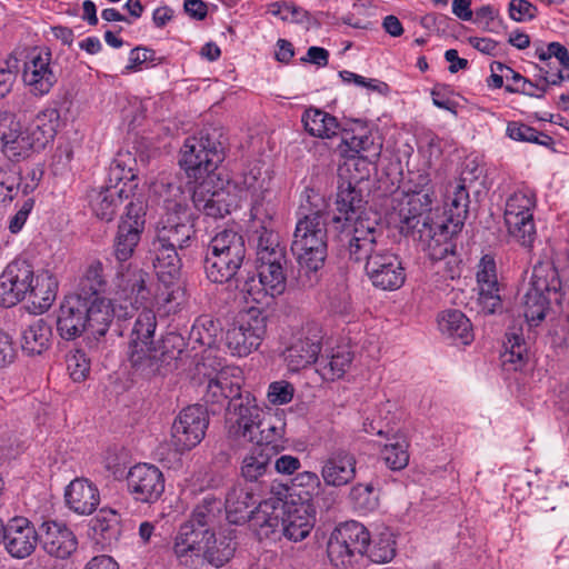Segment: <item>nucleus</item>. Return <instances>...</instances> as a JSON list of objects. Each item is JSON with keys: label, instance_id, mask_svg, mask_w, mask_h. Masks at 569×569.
Returning a JSON list of instances; mask_svg holds the SVG:
<instances>
[{"label": "nucleus", "instance_id": "nucleus-1", "mask_svg": "<svg viewBox=\"0 0 569 569\" xmlns=\"http://www.w3.org/2000/svg\"><path fill=\"white\" fill-rule=\"evenodd\" d=\"M408 200L400 210L401 230L406 236L418 241L432 260H442L449 254H455L456 243L453 238L459 232H453V218L446 204L443 216L439 217L433 211L435 193L417 192L407 196Z\"/></svg>", "mask_w": 569, "mask_h": 569}, {"label": "nucleus", "instance_id": "nucleus-2", "mask_svg": "<svg viewBox=\"0 0 569 569\" xmlns=\"http://www.w3.org/2000/svg\"><path fill=\"white\" fill-rule=\"evenodd\" d=\"M197 217L183 199L164 201V213L157 223L153 267L169 279L180 274L184 251L197 242Z\"/></svg>", "mask_w": 569, "mask_h": 569}, {"label": "nucleus", "instance_id": "nucleus-3", "mask_svg": "<svg viewBox=\"0 0 569 569\" xmlns=\"http://www.w3.org/2000/svg\"><path fill=\"white\" fill-rule=\"evenodd\" d=\"M156 328L154 311L143 308L138 312L130 332L128 360L136 372L146 378L160 373L164 366L177 360L182 352L181 349H174L176 343L181 340L177 335H169L160 345H156Z\"/></svg>", "mask_w": 569, "mask_h": 569}, {"label": "nucleus", "instance_id": "nucleus-4", "mask_svg": "<svg viewBox=\"0 0 569 569\" xmlns=\"http://www.w3.org/2000/svg\"><path fill=\"white\" fill-rule=\"evenodd\" d=\"M247 248L244 238L239 232L224 229L218 232L209 242L203 269L207 278L213 283H226L234 280L241 292L252 295L253 277L239 278V271L244 264Z\"/></svg>", "mask_w": 569, "mask_h": 569}, {"label": "nucleus", "instance_id": "nucleus-5", "mask_svg": "<svg viewBox=\"0 0 569 569\" xmlns=\"http://www.w3.org/2000/svg\"><path fill=\"white\" fill-rule=\"evenodd\" d=\"M327 213L317 210L305 214L296 224L291 251L299 263V281L303 287L318 282V271L328 253Z\"/></svg>", "mask_w": 569, "mask_h": 569}, {"label": "nucleus", "instance_id": "nucleus-6", "mask_svg": "<svg viewBox=\"0 0 569 569\" xmlns=\"http://www.w3.org/2000/svg\"><path fill=\"white\" fill-rule=\"evenodd\" d=\"M227 147L224 128L219 124H207L197 134L184 140L179 164L193 181L209 176H220L217 170L226 158Z\"/></svg>", "mask_w": 569, "mask_h": 569}, {"label": "nucleus", "instance_id": "nucleus-7", "mask_svg": "<svg viewBox=\"0 0 569 569\" xmlns=\"http://www.w3.org/2000/svg\"><path fill=\"white\" fill-rule=\"evenodd\" d=\"M114 312L101 309L84 297L67 295L57 310V332L66 341H73L89 331L93 336L103 337L110 328Z\"/></svg>", "mask_w": 569, "mask_h": 569}, {"label": "nucleus", "instance_id": "nucleus-8", "mask_svg": "<svg viewBox=\"0 0 569 569\" xmlns=\"http://www.w3.org/2000/svg\"><path fill=\"white\" fill-rule=\"evenodd\" d=\"M149 273L132 263L120 264L112 290L113 318L118 321H128L138 311V306L149 299L150 290L147 287Z\"/></svg>", "mask_w": 569, "mask_h": 569}, {"label": "nucleus", "instance_id": "nucleus-9", "mask_svg": "<svg viewBox=\"0 0 569 569\" xmlns=\"http://www.w3.org/2000/svg\"><path fill=\"white\" fill-rule=\"evenodd\" d=\"M560 280L556 268L549 263H538L533 267L529 288L522 298L523 317L527 323L538 326L549 310L550 292H557Z\"/></svg>", "mask_w": 569, "mask_h": 569}, {"label": "nucleus", "instance_id": "nucleus-10", "mask_svg": "<svg viewBox=\"0 0 569 569\" xmlns=\"http://www.w3.org/2000/svg\"><path fill=\"white\" fill-rule=\"evenodd\" d=\"M268 316L258 308L241 313L226 332V346L234 356L246 357L257 350L267 335Z\"/></svg>", "mask_w": 569, "mask_h": 569}, {"label": "nucleus", "instance_id": "nucleus-11", "mask_svg": "<svg viewBox=\"0 0 569 569\" xmlns=\"http://www.w3.org/2000/svg\"><path fill=\"white\" fill-rule=\"evenodd\" d=\"M193 182L191 199L198 212L218 219L238 208V198L226 187L220 176H209Z\"/></svg>", "mask_w": 569, "mask_h": 569}, {"label": "nucleus", "instance_id": "nucleus-12", "mask_svg": "<svg viewBox=\"0 0 569 569\" xmlns=\"http://www.w3.org/2000/svg\"><path fill=\"white\" fill-rule=\"evenodd\" d=\"M209 426L208 410L201 405L182 409L171 426L170 442L177 452H186L198 446Z\"/></svg>", "mask_w": 569, "mask_h": 569}, {"label": "nucleus", "instance_id": "nucleus-13", "mask_svg": "<svg viewBox=\"0 0 569 569\" xmlns=\"http://www.w3.org/2000/svg\"><path fill=\"white\" fill-rule=\"evenodd\" d=\"M263 410L258 406L256 397L244 390L236 399L228 402L227 422L229 433L246 441L254 440L261 428Z\"/></svg>", "mask_w": 569, "mask_h": 569}, {"label": "nucleus", "instance_id": "nucleus-14", "mask_svg": "<svg viewBox=\"0 0 569 569\" xmlns=\"http://www.w3.org/2000/svg\"><path fill=\"white\" fill-rule=\"evenodd\" d=\"M370 543V533L367 528L358 521H347L338 526L331 533L327 552L330 561L345 565L355 553L363 555Z\"/></svg>", "mask_w": 569, "mask_h": 569}, {"label": "nucleus", "instance_id": "nucleus-15", "mask_svg": "<svg viewBox=\"0 0 569 569\" xmlns=\"http://www.w3.org/2000/svg\"><path fill=\"white\" fill-rule=\"evenodd\" d=\"M34 269L27 259H14L0 274V306L10 308L24 300L36 281Z\"/></svg>", "mask_w": 569, "mask_h": 569}, {"label": "nucleus", "instance_id": "nucleus-16", "mask_svg": "<svg viewBox=\"0 0 569 569\" xmlns=\"http://www.w3.org/2000/svg\"><path fill=\"white\" fill-rule=\"evenodd\" d=\"M322 330L317 323L303 327L282 352L288 369L297 372L315 363L322 348Z\"/></svg>", "mask_w": 569, "mask_h": 569}, {"label": "nucleus", "instance_id": "nucleus-17", "mask_svg": "<svg viewBox=\"0 0 569 569\" xmlns=\"http://www.w3.org/2000/svg\"><path fill=\"white\" fill-rule=\"evenodd\" d=\"M365 270L372 286L381 290H398L406 281V271L400 257L386 248L373 253L366 263Z\"/></svg>", "mask_w": 569, "mask_h": 569}, {"label": "nucleus", "instance_id": "nucleus-18", "mask_svg": "<svg viewBox=\"0 0 569 569\" xmlns=\"http://www.w3.org/2000/svg\"><path fill=\"white\" fill-rule=\"evenodd\" d=\"M126 209L113 241V254L121 264L132 257L146 223V212L140 203L130 201Z\"/></svg>", "mask_w": 569, "mask_h": 569}, {"label": "nucleus", "instance_id": "nucleus-19", "mask_svg": "<svg viewBox=\"0 0 569 569\" xmlns=\"http://www.w3.org/2000/svg\"><path fill=\"white\" fill-rule=\"evenodd\" d=\"M128 491L136 501L154 503L164 491V477L160 469L148 463H138L127 473Z\"/></svg>", "mask_w": 569, "mask_h": 569}, {"label": "nucleus", "instance_id": "nucleus-20", "mask_svg": "<svg viewBox=\"0 0 569 569\" xmlns=\"http://www.w3.org/2000/svg\"><path fill=\"white\" fill-rule=\"evenodd\" d=\"M22 79L33 96L49 93L58 78L51 68V51L48 48H34L29 53Z\"/></svg>", "mask_w": 569, "mask_h": 569}, {"label": "nucleus", "instance_id": "nucleus-21", "mask_svg": "<svg viewBox=\"0 0 569 569\" xmlns=\"http://www.w3.org/2000/svg\"><path fill=\"white\" fill-rule=\"evenodd\" d=\"M39 539V531L26 517H13L6 523L2 541L7 552L14 559L31 556L40 542Z\"/></svg>", "mask_w": 569, "mask_h": 569}, {"label": "nucleus", "instance_id": "nucleus-22", "mask_svg": "<svg viewBox=\"0 0 569 569\" xmlns=\"http://www.w3.org/2000/svg\"><path fill=\"white\" fill-rule=\"evenodd\" d=\"M477 284L481 310L487 315L497 312L502 306L501 286L497 277L496 261L490 254H485L478 264Z\"/></svg>", "mask_w": 569, "mask_h": 569}, {"label": "nucleus", "instance_id": "nucleus-23", "mask_svg": "<svg viewBox=\"0 0 569 569\" xmlns=\"http://www.w3.org/2000/svg\"><path fill=\"white\" fill-rule=\"evenodd\" d=\"M213 532L209 528H201L193 522H184L176 537L173 551L179 562L183 566H192L193 557L199 558Z\"/></svg>", "mask_w": 569, "mask_h": 569}, {"label": "nucleus", "instance_id": "nucleus-24", "mask_svg": "<svg viewBox=\"0 0 569 569\" xmlns=\"http://www.w3.org/2000/svg\"><path fill=\"white\" fill-rule=\"evenodd\" d=\"M39 538L43 550L56 558L66 559L77 550L78 540L72 530L64 523L57 521L42 522Z\"/></svg>", "mask_w": 569, "mask_h": 569}, {"label": "nucleus", "instance_id": "nucleus-25", "mask_svg": "<svg viewBox=\"0 0 569 569\" xmlns=\"http://www.w3.org/2000/svg\"><path fill=\"white\" fill-rule=\"evenodd\" d=\"M482 170L472 163H467L461 171L459 181L453 187L452 194L449 197V208L453 218V232H460L465 226L470 203V184L479 178Z\"/></svg>", "mask_w": 569, "mask_h": 569}, {"label": "nucleus", "instance_id": "nucleus-26", "mask_svg": "<svg viewBox=\"0 0 569 569\" xmlns=\"http://www.w3.org/2000/svg\"><path fill=\"white\" fill-rule=\"evenodd\" d=\"M367 202L359 182L341 181L336 194L335 206L338 214L332 218L333 222L352 221L357 216L369 213L366 210Z\"/></svg>", "mask_w": 569, "mask_h": 569}, {"label": "nucleus", "instance_id": "nucleus-27", "mask_svg": "<svg viewBox=\"0 0 569 569\" xmlns=\"http://www.w3.org/2000/svg\"><path fill=\"white\" fill-rule=\"evenodd\" d=\"M106 286L107 280L103 274V264L99 260H93L87 267L77 290L72 295L84 297L101 309L114 310L112 308V300L102 296Z\"/></svg>", "mask_w": 569, "mask_h": 569}, {"label": "nucleus", "instance_id": "nucleus-28", "mask_svg": "<svg viewBox=\"0 0 569 569\" xmlns=\"http://www.w3.org/2000/svg\"><path fill=\"white\" fill-rule=\"evenodd\" d=\"M269 184L270 179L263 176L258 167L250 168L232 181L226 182V187L238 198V206L241 201L264 198Z\"/></svg>", "mask_w": 569, "mask_h": 569}, {"label": "nucleus", "instance_id": "nucleus-29", "mask_svg": "<svg viewBox=\"0 0 569 569\" xmlns=\"http://www.w3.org/2000/svg\"><path fill=\"white\" fill-rule=\"evenodd\" d=\"M64 498L67 506L78 515L92 513L100 502L98 488L83 478H77L69 483Z\"/></svg>", "mask_w": 569, "mask_h": 569}, {"label": "nucleus", "instance_id": "nucleus-30", "mask_svg": "<svg viewBox=\"0 0 569 569\" xmlns=\"http://www.w3.org/2000/svg\"><path fill=\"white\" fill-rule=\"evenodd\" d=\"M233 371H239L237 368H222L214 376H209L207 389L203 399L211 406H222L226 400L232 401L238 395H241L240 383L233 382L231 379L234 377Z\"/></svg>", "mask_w": 569, "mask_h": 569}, {"label": "nucleus", "instance_id": "nucleus-31", "mask_svg": "<svg viewBox=\"0 0 569 569\" xmlns=\"http://www.w3.org/2000/svg\"><path fill=\"white\" fill-rule=\"evenodd\" d=\"M321 476L328 486L341 487L349 483L356 476V458L345 450L333 452L325 461Z\"/></svg>", "mask_w": 569, "mask_h": 569}, {"label": "nucleus", "instance_id": "nucleus-32", "mask_svg": "<svg viewBox=\"0 0 569 569\" xmlns=\"http://www.w3.org/2000/svg\"><path fill=\"white\" fill-rule=\"evenodd\" d=\"M120 515L110 508L100 509L90 520L91 537L102 549L111 547L121 535Z\"/></svg>", "mask_w": 569, "mask_h": 569}, {"label": "nucleus", "instance_id": "nucleus-33", "mask_svg": "<svg viewBox=\"0 0 569 569\" xmlns=\"http://www.w3.org/2000/svg\"><path fill=\"white\" fill-rule=\"evenodd\" d=\"M357 238L373 239L375 242H381L382 227L380 217L377 212L369 210V213H362L353 218L352 221H345L340 234V241H356Z\"/></svg>", "mask_w": 569, "mask_h": 569}, {"label": "nucleus", "instance_id": "nucleus-34", "mask_svg": "<svg viewBox=\"0 0 569 569\" xmlns=\"http://www.w3.org/2000/svg\"><path fill=\"white\" fill-rule=\"evenodd\" d=\"M257 503L258 499L249 489L234 487L226 497L224 508L227 518L232 523L249 521L257 512V508L252 509Z\"/></svg>", "mask_w": 569, "mask_h": 569}, {"label": "nucleus", "instance_id": "nucleus-35", "mask_svg": "<svg viewBox=\"0 0 569 569\" xmlns=\"http://www.w3.org/2000/svg\"><path fill=\"white\" fill-rule=\"evenodd\" d=\"M315 513L312 506L305 502L288 510L287 517L281 521L283 536L292 541L303 540L313 527Z\"/></svg>", "mask_w": 569, "mask_h": 569}, {"label": "nucleus", "instance_id": "nucleus-36", "mask_svg": "<svg viewBox=\"0 0 569 569\" xmlns=\"http://www.w3.org/2000/svg\"><path fill=\"white\" fill-rule=\"evenodd\" d=\"M128 198L123 186L119 183L108 186L94 191L91 194L90 204L93 213L101 220L111 221L118 209L123 204V200Z\"/></svg>", "mask_w": 569, "mask_h": 569}, {"label": "nucleus", "instance_id": "nucleus-37", "mask_svg": "<svg viewBox=\"0 0 569 569\" xmlns=\"http://www.w3.org/2000/svg\"><path fill=\"white\" fill-rule=\"evenodd\" d=\"M438 326L441 333L453 341L461 345H469L473 341L472 325L460 310L442 311L438 317Z\"/></svg>", "mask_w": 569, "mask_h": 569}, {"label": "nucleus", "instance_id": "nucleus-38", "mask_svg": "<svg viewBox=\"0 0 569 569\" xmlns=\"http://www.w3.org/2000/svg\"><path fill=\"white\" fill-rule=\"evenodd\" d=\"M32 108L30 98L26 93H14L9 102L8 109H0V144L22 128L23 123L20 113L30 111Z\"/></svg>", "mask_w": 569, "mask_h": 569}, {"label": "nucleus", "instance_id": "nucleus-39", "mask_svg": "<svg viewBox=\"0 0 569 569\" xmlns=\"http://www.w3.org/2000/svg\"><path fill=\"white\" fill-rule=\"evenodd\" d=\"M52 328L44 319L30 323L21 333V349L28 356L41 355L51 343Z\"/></svg>", "mask_w": 569, "mask_h": 569}, {"label": "nucleus", "instance_id": "nucleus-40", "mask_svg": "<svg viewBox=\"0 0 569 569\" xmlns=\"http://www.w3.org/2000/svg\"><path fill=\"white\" fill-rule=\"evenodd\" d=\"M301 121L306 131L312 137L330 139L340 131L337 118L321 109H307L302 114Z\"/></svg>", "mask_w": 569, "mask_h": 569}, {"label": "nucleus", "instance_id": "nucleus-41", "mask_svg": "<svg viewBox=\"0 0 569 569\" xmlns=\"http://www.w3.org/2000/svg\"><path fill=\"white\" fill-rule=\"evenodd\" d=\"M41 150L31 134L30 129L22 126L20 130L16 131L11 138L1 143L2 153L10 161H21L27 159L33 151Z\"/></svg>", "mask_w": 569, "mask_h": 569}, {"label": "nucleus", "instance_id": "nucleus-42", "mask_svg": "<svg viewBox=\"0 0 569 569\" xmlns=\"http://www.w3.org/2000/svg\"><path fill=\"white\" fill-rule=\"evenodd\" d=\"M237 543L228 533H220L218 537L213 533V538L209 540L203 548L201 556L213 567H222L231 560L234 555Z\"/></svg>", "mask_w": 569, "mask_h": 569}, {"label": "nucleus", "instance_id": "nucleus-43", "mask_svg": "<svg viewBox=\"0 0 569 569\" xmlns=\"http://www.w3.org/2000/svg\"><path fill=\"white\" fill-rule=\"evenodd\" d=\"M506 338V350L501 355V366L506 371L521 370L529 359L525 339L516 332H508Z\"/></svg>", "mask_w": 569, "mask_h": 569}, {"label": "nucleus", "instance_id": "nucleus-44", "mask_svg": "<svg viewBox=\"0 0 569 569\" xmlns=\"http://www.w3.org/2000/svg\"><path fill=\"white\" fill-rule=\"evenodd\" d=\"M57 289L58 282L51 274L37 276L33 288L27 296L32 303L33 311L37 313L47 311L56 299Z\"/></svg>", "mask_w": 569, "mask_h": 569}, {"label": "nucleus", "instance_id": "nucleus-45", "mask_svg": "<svg viewBox=\"0 0 569 569\" xmlns=\"http://www.w3.org/2000/svg\"><path fill=\"white\" fill-rule=\"evenodd\" d=\"M60 112L56 108H47L40 111L30 129L38 147L43 149L57 134L59 127Z\"/></svg>", "mask_w": 569, "mask_h": 569}, {"label": "nucleus", "instance_id": "nucleus-46", "mask_svg": "<svg viewBox=\"0 0 569 569\" xmlns=\"http://www.w3.org/2000/svg\"><path fill=\"white\" fill-rule=\"evenodd\" d=\"M271 453L261 447H254L242 460L241 476L250 482L259 481L269 470Z\"/></svg>", "mask_w": 569, "mask_h": 569}, {"label": "nucleus", "instance_id": "nucleus-47", "mask_svg": "<svg viewBox=\"0 0 569 569\" xmlns=\"http://www.w3.org/2000/svg\"><path fill=\"white\" fill-rule=\"evenodd\" d=\"M223 503L220 499L213 496H207L202 501L197 505L193 509L189 522L199 526L201 528H209L213 526L221 516Z\"/></svg>", "mask_w": 569, "mask_h": 569}, {"label": "nucleus", "instance_id": "nucleus-48", "mask_svg": "<svg viewBox=\"0 0 569 569\" xmlns=\"http://www.w3.org/2000/svg\"><path fill=\"white\" fill-rule=\"evenodd\" d=\"M259 284L271 297L280 296L287 286L288 266L257 267Z\"/></svg>", "mask_w": 569, "mask_h": 569}, {"label": "nucleus", "instance_id": "nucleus-49", "mask_svg": "<svg viewBox=\"0 0 569 569\" xmlns=\"http://www.w3.org/2000/svg\"><path fill=\"white\" fill-rule=\"evenodd\" d=\"M342 142L347 146L348 150L360 154L358 157L359 161L373 164L380 157L381 146L376 144L372 138L368 134L349 137V133H346L342 138Z\"/></svg>", "mask_w": 569, "mask_h": 569}, {"label": "nucleus", "instance_id": "nucleus-50", "mask_svg": "<svg viewBox=\"0 0 569 569\" xmlns=\"http://www.w3.org/2000/svg\"><path fill=\"white\" fill-rule=\"evenodd\" d=\"M283 426L280 419H266L263 416L261 428L258 429L254 440L249 442L256 443V447H261L272 455L278 447L277 442L282 439Z\"/></svg>", "mask_w": 569, "mask_h": 569}, {"label": "nucleus", "instance_id": "nucleus-51", "mask_svg": "<svg viewBox=\"0 0 569 569\" xmlns=\"http://www.w3.org/2000/svg\"><path fill=\"white\" fill-rule=\"evenodd\" d=\"M390 440L381 450V458L391 470H401L409 463L408 442L398 436Z\"/></svg>", "mask_w": 569, "mask_h": 569}, {"label": "nucleus", "instance_id": "nucleus-52", "mask_svg": "<svg viewBox=\"0 0 569 569\" xmlns=\"http://www.w3.org/2000/svg\"><path fill=\"white\" fill-rule=\"evenodd\" d=\"M507 134L510 139L516 141L531 142L545 147L553 144V139L549 134L517 121H510L508 123Z\"/></svg>", "mask_w": 569, "mask_h": 569}, {"label": "nucleus", "instance_id": "nucleus-53", "mask_svg": "<svg viewBox=\"0 0 569 569\" xmlns=\"http://www.w3.org/2000/svg\"><path fill=\"white\" fill-rule=\"evenodd\" d=\"M509 234L522 247L530 248L536 239L533 216L516 217V224L505 219Z\"/></svg>", "mask_w": 569, "mask_h": 569}, {"label": "nucleus", "instance_id": "nucleus-54", "mask_svg": "<svg viewBox=\"0 0 569 569\" xmlns=\"http://www.w3.org/2000/svg\"><path fill=\"white\" fill-rule=\"evenodd\" d=\"M419 24L425 31V36H453L455 28L460 23L446 16L428 13L419 19Z\"/></svg>", "mask_w": 569, "mask_h": 569}, {"label": "nucleus", "instance_id": "nucleus-55", "mask_svg": "<svg viewBox=\"0 0 569 569\" xmlns=\"http://www.w3.org/2000/svg\"><path fill=\"white\" fill-rule=\"evenodd\" d=\"M369 559L375 563H387L396 556V541L390 532H381L368 548Z\"/></svg>", "mask_w": 569, "mask_h": 569}, {"label": "nucleus", "instance_id": "nucleus-56", "mask_svg": "<svg viewBox=\"0 0 569 569\" xmlns=\"http://www.w3.org/2000/svg\"><path fill=\"white\" fill-rule=\"evenodd\" d=\"M292 489L299 490L297 495L302 502L308 503L313 497L321 493V481L317 473L311 471L299 472L292 479Z\"/></svg>", "mask_w": 569, "mask_h": 569}, {"label": "nucleus", "instance_id": "nucleus-57", "mask_svg": "<svg viewBox=\"0 0 569 569\" xmlns=\"http://www.w3.org/2000/svg\"><path fill=\"white\" fill-rule=\"evenodd\" d=\"M264 199L266 197L250 200V217L254 229H262V227L274 228L276 208L270 201Z\"/></svg>", "mask_w": 569, "mask_h": 569}, {"label": "nucleus", "instance_id": "nucleus-58", "mask_svg": "<svg viewBox=\"0 0 569 569\" xmlns=\"http://www.w3.org/2000/svg\"><path fill=\"white\" fill-rule=\"evenodd\" d=\"M356 241L345 240L343 246L347 247L349 252V258L356 262H362L371 259L373 253H378L382 247L380 242H375L372 238L368 239H359Z\"/></svg>", "mask_w": 569, "mask_h": 569}, {"label": "nucleus", "instance_id": "nucleus-59", "mask_svg": "<svg viewBox=\"0 0 569 569\" xmlns=\"http://www.w3.org/2000/svg\"><path fill=\"white\" fill-rule=\"evenodd\" d=\"M535 201L523 192H516L510 196L506 202L505 219H509L516 224V217L531 216Z\"/></svg>", "mask_w": 569, "mask_h": 569}, {"label": "nucleus", "instance_id": "nucleus-60", "mask_svg": "<svg viewBox=\"0 0 569 569\" xmlns=\"http://www.w3.org/2000/svg\"><path fill=\"white\" fill-rule=\"evenodd\" d=\"M21 183L20 172L0 169V202L12 201L17 197Z\"/></svg>", "mask_w": 569, "mask_h": 569}, {"label": "nucleus", "instance_id": "nucleus-61", "mask_svg": "<svg viewBox=\"0 0 569 569\" xmlns=\"http://www.w3.org/2000/svg\"><path fill=\"white\" fill-rule=\"evenodd\" d=\"M218 332L217 323L208 317L199 318L191 329V338L201 346L211 347Z\"/></svg>", "mask_w": 569, "mask_h": 569}, {"label": "nucleus", "instance_id": "nucleus-62", "mask_svg": "<svg viewBox=\"0 0 569 569\" xmlns=\"http://www.w3.org/2000/svg\"><path fill=\"white\" fill-rule=\"evenodd\" d=\"M350 498L355 506L363 511H371L376 509L378 499L375 496L373 486L371 483H358L352 487Z\"/></svg>", "mask_w": 569, "mask_h": 569}, {"label": "nucleus", "instance_id": "nucleus-63", "mask_svg": "<svg viewBox=\"0 0 569 569\" xmlns=\"http://www.w3.org/2000/svg\"><path fill=\"white\" fill-rule=\"evenodd\" d=\"M353 355L349 347L341 346L332 352L327 367L331 373V379L341 378L351 365Z\"/></svg>", "mask_w": 569, "mask_h": 569}, {"label": "nucleus", "instance_id": "nucleus-64", "mask_svg": "<svg viewBox=\"0 0 569 569\" xmlns=\"http://www.w3.org/2000/svg\"><path fill=\"white\" fill-rule=\"evenodd\" d=\"M469 21H472L480 31L499 33L500 20L495 16L492 8L489 6H483L476 10Z\"/></svg>", "mask_w": 569, "mask_h": 569}]
</instances>
